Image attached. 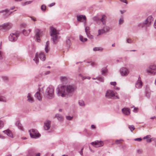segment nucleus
Wrapping results in <instances>:
<instances>
[{"label":"nucleus","mask_w":156,"mask_h":156,"mask_svg":"<svg viewBox=\"0 0 156 156\" xmlns=\"http://www.w3.org/2000/svg\"><path fill=\"white\" fill-rule=\"evenodd\" d=\"M153 20L154 18L152 16H150L146 19L144 22L140 23L138 25V26L145 28L149 27L151 25V23L153 21Z\"/></svg>","instance_id":"obj_5"},{"label":"nucleus","mask_w":156,"mask_h":156,"mask_svg":"<svg viewBox=\"0 0 156 156\" xmlns=\"http://www.w3.org/2000/svg\"><path fill=\"white\" fill-rule=\"evenodd\" d=\"M80 40L82 42H85L87 41V39L86 38H83L82 36L80 35Z\"/></svg>","instance_id":"obj_35"},{"label":"nucleus","mask_w":156,"mask_h":156,"mask_svg":"<svg viewBox=\"0 0 156 156\" xmlns=\"http://www.w3.org/2000/svg\"><path fill=\"white\" fill-rule=\"evenodd\" d=\"M38 56L41 60L43 61H44L45 59V55L43 53H40L39 55H38L37 53H36L35 54V58L33 59V60L35 62L36 64H37L39 62Z\"/></svg>","instance_id":"obj_7"},{"label":"nucleus","mask_w":156,"mask_h":156,"mask_svg":"<svg viewBox=\"0 0 156 156\" xmlns=\"http://www.w3.org/2000/svg\"><path fill=\"white\" fill-rule=\"evenodd\" d=\"M120 72L121 75L122 76H126L129 73V69L126 67H122L120 69Z\"/></svg>","instance_id":"obj_12"},{"label":"nucleus","mask_w":156,"mask_h":156,"mask_svg":"<svg viewBox=\"0 0 156 156\" xmlns=\"http://www.w3.org/2000/svg\"><path fill=\"white\" fill-rule=\"evenodd\" d=\"M9 10L8 9H5L0 11V14H2V15L5 17H7L9 16L12 13L9 12Z\"/></svg>","instance_id":"obj_16"},{"label":"nucleus","mask_w":156,"mask_h":156,"mask_svg":"<svg viewBox=\"0 0 156 156\" xmlns=\"http://www.w3.org/2000/svg\"><path fill=\"white\" fill-rule=\"evenodd\" d=\"M105 97L108 99H119V97L118 94L114 90H108L106 92Z\"/></svg>","instance_id":"obj_2"},{"label":"nucleus","mask_w":156,"mask_h":156,"mask_svg":"<svg viewBox=\"0 0 156 156\" xmlns=\"http://www.w3.org/2000/svg\"><path fill=\"white\" fill-rule=\"evenodd\" d=\"M12 27V24L10 23H5L0 25V30L7 31Z\"/></svg>","instance_id":"obj_8"},{"label":"nucleus","mask_w":156,"mask_h":156,"mask_svg":"<svg viewBox=\"0 0 156 156\" xmlns=\"http://www.w3.org/2000/svg\"><path fill=\"white\" fill-rule=\"evenodd\" d=\"M110 84L112 85L115 86L116 85V83L115 82H112L110 83Z\"/></svg>","instance_id":"obj_48"},{"label":"nucleus","mask_w":156,"mask_h":156,"mask_svg":"<svg viewBox=\"0 0 156 156\" xmlns=\"http://www.w3.org/2000/svg\"><path fill=\"white\" fill-rule=\"evenodd\" d=\"M129 128L130 129L131 131H132L133 130H134L135 127L133 125H129Z\"/></svg>","instance_id":"obj_40"},{"label":"nucleus","mask_w":156,"mask_h":156,"mask_svg":"<svg viewBox=\"0 0 156 156\" xmlns=\"http://www.w3.org/2000/svg\"><path fill=\"white\" fill-rule=\"evenodd\" d=\"M122 140L121 139L119 140H116L115 141V143L117 144H119L120 143V141Z\"/></svg>","instance_id":"obj_52"},{"label":"nucleus","mask_w":156,"mask_h":156,"mask_svg":"<svg viewBox=\"0 0 156 156\" xmlns=\"http://www.w3.org/2000/svg\"><path fill=\"white\" fill-rule=\"evenodd\" d=\"M91 144L95 146V147H97L102 146L104 145V143L102 141L96 140L94 142H91Z\"/></svg>","instance_id":"obj_13"},{"label":"nucleus","mask_w":156,"mask_h":156,"mask_svg":"<svg viewBox=\"0 0 156 156\" xmlns=\"http://www.w3.org/2000/svg\"><path fill=\"white\" fill-rule=\"evenodd\" d=\"M98 36L105 33V30L103 28L101 29H99L98 30Z\"/></svg>","instance_id":"obj_33"},{"label":"nucleus","mask_w":156,"mask_h":156,"mask_svg":"<svg viewBox=\"0 0 156 156\" xmlns=\"http://www.w3.org/2000/svg\"><path fill=\"white\" fill-rule=\"evenodd\" d=\"M77 20L78 21L83 23L84 25H86V17L83 15H78L76 16Z\"/></svg>","instance_id":"obj_11"},{"label":"nucleus","mask_w":156,"mask_h":156,"mask_svg":"<svg viewBox=\"0 0 156 156\" xmlns=\"http://www.w3.org/2000/svg\"><path fill=\"white\" fill-rule=\"evenodd\" d=\"M98 79L101 82H103L104 81V78L101 76H98Z\"/></svg>","instance_id":"obj_42"},{"label":"nucleus","mask_w":156,"mask_h":156,"mask_svg":"<svg viewBox=\"0 0 156 156\" xmlns=\"http://www.w3.org/2000/svg\"><path fill=\"white\" fill-rule=\"evenodd\" d=\"M36 31L35 37L36 40L37 42H39L41 40L40 37L41 35L42 32L38 29H36Z\"/></svg>","instance_id":"obj_15"},{"label":"nucleus","mask_w":156,"mask_h":156,"mask_svg":"<svg viewBox=\"0 0 156 156\" xmlns=\"http://www.w3.org/2000/svg\"><path fill=\"white\" fill-rule=\"evenodd\" d=\"M55 117L57 118L58 120H62L63 119L62 117L60 115L58 114H56L55 115Z\"/></svg>","instance_id":"obj_32"},{"label":"nucleus","mask_w":156,"mask_h":156,"mask_svg":"<svg viewBox=\"0 0 156 156\" xmlns=\"http://www.w3.org/2000/svg\"><path fill=\"white\" fill-rule=\"evenodd\" d=\"M19 36V34L18 33H11L9 36V39L11 41L15 42L17 40Z\"/></svg>","instance_id":"obj_9"},{"label":"nucleus","mask_w":156,"mask_h":156,"mask_svg":"<svg viewBox=\"0 0 156 156\" xmlns=\"http://www.w3.org/2000/svg\"><path fill=\"white\" fill-rule=\"evenodd\" d=\"M50 73V71H47L46 72H45L44 73V74L45 75H46L47 74H49Z\"/></svg>","instance_id":"obj_58"},{"label":"nucleus","mask_w":156,"mask_h":156,"mask_svg":"<svg viewBox=\"0 0 156 156\" xmlns=\"http://www.w3.org/2000/svg\"><path fill=\"white\" fill-rule=\"evenodd\" d=\"M31 20L34 21H37L36 19L35 18H34L32 17H31Z\"/></svg>","instance_id":"obj_64"},{"label":"nucleus","mask_w":156,"mask_h":156,"mask_svg":"<svg viewBox=\"0 0 156 156\" xmlns=\"http://www.w3.org/2000/svg\"><path fill=\"white\" fill-rule=\"evenodd\" d=\"M103 29L105 30V32L106 33L109 31L110 28L109 27L105 26L103 27Z\"/></svg>","instance_id":"obj_37"},{"label":"nucleus","mask_w":156,"mask_h":156,"mask_svg":"<svg viewBox=\"0 0 156 156\" xmlns=\"http://www.w3.org/2000/svg\"><path fill=\"white\" fill-rule=\"evenodd\" d=\"M27 100L30 103H32L34 102V100L33 98L31 97L30 94L28 93L27 96Z\"/></svg>","instance_id":"obj_22"},{"label":"nucleus","mask_w":156,"mask_h":156,"mask_svg":"<svg viewBox=\"0 0 156 156\" xmlns=\"http://www.w3.org/2000/svg\"><path fill=\"white\" fill-rule=\"evenodd\" d=\"M3 132L6 134L9 137L11 138H13V134L11 131L9 130H6L3 131Z\"/></svg>","instance_id":"obj_19"},{"label":"nucleus","mask_w":156,"mask_h":156,"mask_svg":"<svg viewBox=\"0 0 156 156\" xmlns=\"http://www.w3.org/2000/svg\"><path fill=\"white\" fill-rule=\"evenodd\" d=\"M29 131L31 137L33 138H37L41 136L40 134L36 129H32L31 130H29Z\"/></svg>","instance_id":"obj_6"},{"label":"nucleus","mask_w":156,"mask_h":156,"mask_svg":"<svg viewBox=\"0 0 156 156\" xmlns=\"http://www.w3.org/2000/svg\"><path fill=\"white\" fill-rule=\"evenodd\" d=\"M35 154V152L34 150H30L28 151V152L27 156H34Z\"/></svg>","instance_id":"obj_24"},{"label":"nucleus","mask_w":156,"mask_h":156,"mask_svg":"<svg viewBox=\"0 0 156 156\" xmlns=\"http://www.w3.org/2000/svg\"><path fill=\"white\" fill-rule=\"evenodd\" d=\"M79 104L80 106H84L85 104L84 101L82 100H80L79 101Z\"/></svg>","instance_id":"obj_38"},{"label":"nucleus","mask_w":156,"mask_h":156,"mask_svg":"<svg viewBox=\"0 0 156 156\" xmlns=\"http://www.w3.org/2000/svg\"><path fill=\"white\" fill-rule=\"evenodd\" d=\"M103 50V48L101 47H96L93 48V50L94 51H102Z\"/></svg>","instance_id":"obj_26"},{"label":"nucleus","mask_w":156,"mask_h":156,"mask_svg":"<svg viewBox=\"0 0 156 156\" xmlns=\"http://www.w3.org/2000/svg\"><path fill=\"white\" fill-rule=\"evenodd\" d=\"M122 112L124 114L126 115H128L130 114V109L128 108H122Z\"/></svg>","instance_id":"obj_18"},{"label":"nucleus","mask_w":156,"mask_h":156,"mask_svg":"<svg viewBox=\"0 0 156 156\" xmlns=\"http://www.w3.org/2000/svg\"><path fill=\"white\" fill-rule=\"evenodd\" d=\"M49 41H47L45 44V51L46 53H48L49 51L50 48L49 47Z\"/></svg>","instance_id":"obj_20"},{"label":"nucleus","mask_w":156,"mask_h":156,"mask_svg":"<svg viewBox=\"0 0 156 156\" xmlns=\"http://www.w3.org/2000/svg\"><path fill=\"white\" fill-rule=\"evenodd\" d=\"M87 63H90V65L93 67L95 66L96 65V63L94 62H87Z\"/></svg>","instance_id":"obj_45"},{"label":"nucleus","mask_w":156,"mask_h":156,"mask_svg":"<svg viewBox=\"0 0 156 156\" xmlns=\"http://www.w3.org/2000/svg\"><path fill=\"white\" fill-rule=\"evenodd\" d=\"M142 139L141 138H136L134 139L135 141H140Z\"/></svg>","instance_id":"obj_50"},{"label":"nucleus","mask_w":156,"mask_h":156,"mask_svg":"<svg viewBox=\"0 0 156 156\" xmlns=\"http://www.w3.org/2000/svg\"><path fill=\"white\" fill-rule=\"evenodd\" d=\"M151 135H148L144 137L143 138L144 139H146V141L147 142H150L151 141V139L150 138Z\"/></svg>","instance_id":"obj_28"},{"label":"nucleus","mask_w":156,"mask_h":156,"mask_svg":"<svg viewBox=\"0 0 156 156\" xmlns=\"http://www.w3.org/2000/svg\"><path fill=\"white\" fill-rule=\"evenodd\" d=\"M123 19L122 18H121L120 19L119 21V24H121L123 23Z\"/></svg>","instance_id":"obj_51"},{"label":"nucleus","mask_w":156,"mask_h":156,"mask_svg":"<svg viewBox=\"0 0 156 156\" xmlns=\"http://www.w3.org/2000/svg\"><path fill=\"white\" fill-rule=\"evenodd\" d=\"M91 128L93 129H95L96 128V127L94 125H91Z\"/></svg>","instance_id":"obj_61"},{"label":"nucleus","mask_w":156,"mask_h":156,"mask_svg":"<svg viewBox=\"0 0 156 156\" xmlns=\"http://www.w3.org/2000/svg\"><path fill=\"white\" fill-rule=\"evenodd\" d=\"M83 148H82L81 149V150L80 151H79L80 154L82 156L83 154Z\"/></svg>","instance_id":"obj_56"},{"label":"nucleus","mask_w":156,"mask_h":156,"mask_svg":"<svg viewBox=\"0 0 156 156\" xmlns=\"http://www.w3.org/2000/svg\"><path fill=\"white\" fill-rule=\"evenodd\" d=\"M73 118V116H66V119L69 120H71Z\"/></svg>","instance_id":"obj_47"},{"label":"nucleus","mask_w":156,"mask_h":156,"mask_svg":"<svg viewBox=\"0 0 156 156\" xmlns=\"http://www.w3.org/2000/svg\"><path fill=\"white\" fill-rule=\"evenodd\" d=\"M51 122L49 120H46L44 123V127L45 130H48L51 126Z\"/></svg>","instance_id":"obj_17"},{"label":"nucleus","mask_w":156,"mask_h":156,"mask_svg":"<svg viewBox=\"0 0 156 156\" xmlns=\"http://www.w3.org/2000/svg\"><path fill=\"white\" fill-rule=\"evenodd\" d=\"M87 36V37L90 39H92L93 38V35H91L90 33H89L87 34H86Z\"/></svg>","instance_id":"obj_44"},{"label":"nucleus","mask_w":156,"mask_h":156,"mask_svg":"<svg viewBox=\"0 0 156 156\" xmlns=\"http://www.w3.org/2000/svg\"><path fill=\"white\" fill-rule=\"evenodd\" d=\"M120 1L122 2L125 3L126 4H127V2L126 0H120Z\"/></svg>","instance_id":"obj_59"},{"label":"nucleus","mask_w":156,"mask_h":156,"mask_svg":"<svg viewBox=\"0 0 156 156\" xmlns=\"http://www.w3.org/2000/svg\"><path fill=\"white\" fill-rule=\"evenodd\" d=\"M46 6L44 5H43L41 6V9L43 11H46Z\"/></svg>","instance_id":"obj_39"},{"label":"nucleus","mask_w":156,"mask_h":156,"mask_svg":"<svg viewBox=\"0 0 156 156\" xmlns=\"http://www.w3.org/2000/svg\"><path fill=\"white\" fill-rule=\"evenodd\" d=\"M79 76L81 77H82V79L83 80L85 79V78H84V77H83L82 76V75L81 74H78Z\"/></svg>","instance_id":"obj_63"},{"label":"nucleus","mask_w":156,"mask_h":156,"mask_svg":"<svg viewBox=\"0 0 156 156\" xmlns=\"http://www.w3.org/2000/svg\"><path fill=\"white\" fill-rule=\"evenodd\" d=\"M66 42L67 44L69 45L70 43V40L69 39H67L66 40Z\"/></svg>","instance_id":"obj_53"},{"label":"nucleus","mask_w":156,"mask_h":156,"mask_svg":"<svg viewBox=\"0 0 156 156\" xmlns=\"http://www.w3.org/2000/svg\"><path fill=\"white\" fill-rule=\"evenodd\" d=\"M1 78L5 82H8L9 80V77L7 76H2L1 77Z\"/></svg>","instance_id":"obj_31"},{"label":"nucleus","mask_w":156,"mask_h":156,"mask_svg":"<svg viewBox=\"0 0 156 156\" xmlns=\"http://www.w3.org/2000/svg\"><path fill=\"white\" fill-rule=\"evenodd\" d=\"M6 101H7L5 97L0 95V101L6 102Z\"/></svg>","instance_id":"obj_36"},{"label":"nucleus","mask_w":156,"mask_h":156,"mask_svg":"<svg viewBox=\"0 0 156 156\" xmlns=\"http://www.w3.org/2000/svg\"><path fill=\"white\" fill-rule=\"evenodd\" d=\"M146 72L152 75L156 74V65H153L150 66L146 69Z\"/></svg>","instance_id":"obj_10"},{"label":"nucleus","mask_w":156,"mask_h":156,"mask_svg":"<svg viewBox=\"0 0 156 156\" xmlns=\"http://www.w3.org/2000/svg\"><path fill=\"white\" fill-rule=\"evenodd\" d=\"M60 79L63 83H66L67 81V78L65 76H61L60 77Z\"/></svg>","instance_id":"obj_29"},{"label":"nucleus","mask_w":156,"mask_h":156,"mask_svg":"<svg viewBox=\"0 0 156 156\" xmlns=\"http://www.w3.org/2000/svg\"><path fill=\"white\" fill-rule=\"evenodd\" d=\"M2 52L1 51H0V59H2Z\"/></svg>","instance_id":"obj_60"},{"label":"nucleus","mask_w":156,"mask_h":156,"mask_svg":"<svg viewBox=\"0 0 156 156\" xmlns=\"http://www.w3.org/2000/svg\"><path fill=\"white\" fill-rule=\"evenodd\" d=\"M106 17L105 15H103L102 16L101 18V21L102 22V23L105 25L106 24Z\"/></svg>","instance_id":"obj_25"},{"label":"nucleus","mask_w":156,"mask_h":156,"mask_svg":"<svg viewBox=\"0 0 156 156\" xmlns=\"http://www.w3.org/2000/svg\"><path fill=\"white\" fill-rule=\"evenodd\" d=\"M90 28L88 27H86L85 28V31L86 34L89 33Z\"/></svg>","instance_id":"obj_41"},{"label":"nucleus","mask_w":156,"mask_h":156,"mask_svg":"<svg viewBox=\"0 0 156 156\" xmlns=\"http://www.w3.org/2000/svg\"><path fill=\"white\" fill-rule=\"evenodd\" d=\"M55 5V3H52L50 4L49 5V6L50 7H52V6H54V5Z\"/></svg>","instance_id":"obj_55"},{"label":"nucleus","mask_w":156,"mask_h":156,"mask_svg":"<svg viewBox=\"0 0 156 156\" xmlns=\"http://www.w3.org/2000/svg\"><path fill=\"white\" fill-rule=\"evenodd\" d=\"M35 96L36 98L38 100L40 101L41 100L42 98L40 95V93L39 92H37L35 94Z\"/></svg>","instance_id":"obj_23"},{"label":"nucleus","mask_w":156,"mask_h":156,"mask_svg":"<svg viewBox=\"0 0 156 156\" xmlns=\"http://www.w3.org/2000/svg\"><path fill=\"white\" fill-rule=\"evenodd\" d=\"M31 31V29H29L27 30H23V33L24 35L27 36L29 35Z\"/></svg>","instance_id":"obj_27"},{"label":"nucleus","mask_w":156,"mask_h":156,"mask_svg":"<svg viewBox=\"0 0 156 156\" xmlns=\"http://www.w3.org/2000/svg\"><path fill=\"white\" fill-rule=\"evenodd\" d=\"M15 125L16 126H17L18 128L20 130L23 131V127L21 124L20 123L19 121H17Z\"/></svg>","instance_id":"obj_21"},{"label":"nucleus","mask_w":156,"mask_h":156,"mask_svg":"<svg viewBox=\"0 0 156 156\" xmlns=\"http://www.w3.org/2000/svg\"><path fill=\"white\" fill-rule=\"evenodd\" d=\"M107 71V69L106 68H102L101 70V74L102 75H105V73Z\"/></svg>","instance_id":"obj_34"},{"label":"nucleus","mask_w":156,"mask_h":156,"mask_svg":"<svg viewBox=\"0 0 156 156\" xmlns=\"http://www.w3.org/2000/svg\"><path fill=\"white\" fill-rule=\"evenodd\" d=\"M114 89L117 90H119L120 89L119 87H115V88H114Z\"/></svg>","instance_id":"obj_62"},{"label":"nucleus","mask_w":156,"mask_h":156,"mask_svg":"<svg viewBox=\"0 0 156 156\" xmlns=\"http://www.w3.org/2000/svg\"><path fill=\"white\" fill-rule=\"evenodd\" d=\"M138 108H134L133 111L135 112H138Z\"/></svg>","instance_id":"obj_54"},{"label":"nucleus","mask_w":156,"mask_h":156,"mask_svg":"<svg viewBox=\"0 0 156 156\" xmlns=\"http://www.w3.org/2000/svg\"><path fill=\"white\" fill-rule=\"evenodd\" d=\"M142 82L141 81L140 77L139 76L138 77V80L135 83L136 87L137 88L140 89L141 88L142 86Z\"/></svg>","instance_id":"obj_14"},{"label":"nucleus","mask_w":156,"mask_h":156,"mask_svg":"<svg viewBox=\"0 0 156 156\" xmlns=\"http://www.w3.org/2000/svg\"><path fill=\"white\" fill-rule=\"evenodd\" d=\"M126 42L128 43H131L133 41L132 39L128 38L126 39Z\"/></svg>","instance_id":"obj_46"},{"label":"nucleus","mask_w":156,"mask_h":156,"mask_svg":"<svg viewBox=\"0 0 156 156\" xmlns=\"http://www.w3.org/2000/svg\"><path fill=\"white\" fill-rule=\"evenodd\" d=\"M45 94L47 98L49 99H52L54 97V88L52 86H49L46 89Z\"/></svg>","instance_id":"obj_4"},{"label":"nucleus","mask_w":156,"mask_h":156,"mask_svg":"<svg viewBox=\"0 0 156 156\" xmlns=\"http://www.w3.org/2000/svg\"><path fill=\"white\" fill-rule=\"evenodd\" d=\"M76 89V87L73 85H59L56 89L57 94L62 97H70Z\"/></svg>","instance_id":"obj_1"},{"label":"nucleus","mask_w":156,"mask_h":156,"mask_svg":"<svg viewBox=\"0 0 156 156\" xmlns=\"http://www.w3.org/2000/svg\"><path fill=\"white\" fill-rule=\"evenodd\" d=\"M4 126V122L0 120V129L3 128Z\"/></svg>","instance_id":"obj_43"},{"label":"nucleus","mask_w":156,"mask_h":156,"mask_svg":"<svg viewBox=\"0 0 156 156\" xmlns=\"http://www.w3.org/2000/svg\"><path fill=\"white\" fill-rule=\"evenodd\" d=\"M50 29V35L52 37L51 39H52L54 43L55 44L59 38V37L57 35L59 34V33L56 29L53 27H51Z\"/></svg>","instance_id":"obj_3"},{"label":"nucleus","mask_w":156,"mask_h":156,"mask_svg":"<svg viewBox=\"0 0 156 156\" xmlns=\"http://www.w3.org/2000/svg\"><path fill=\"white\" fill-rule=\"evenodd\" d=\"M137 152L139 154H141L142 153V150L140 149H139L137 150Z\"/></svg>","instance_id":"obj_49"},{"label":"nucleus","mask_w":156,"mask_h":156,"mask_svg":"<svg viewBox=\"0 0 156 156\" xmlns=\"http://www.w3.org/2000/svg\"><path fill=\"white\" fill-rule=\"evenodd\" d=\"M154 28L156 29V20H155L154 21Z\"/></svg>","instance_id":"obj_57"},{"label":"nucleus","mask_w":156,"mask_h":156,"mask_svg":"<svg viewBox=\"0 0 156 156\" xmlns=\"http://www.w3.org/2000/svg\"><path fill=\"white\" fill-rule=\"evenodd\" d=\"M32 1H26L24 2H22L21 3V5L22 6H25L27 5L30 4L32 2Z\"/></svg>","instance_id":"obj_30"}]
</instances>
